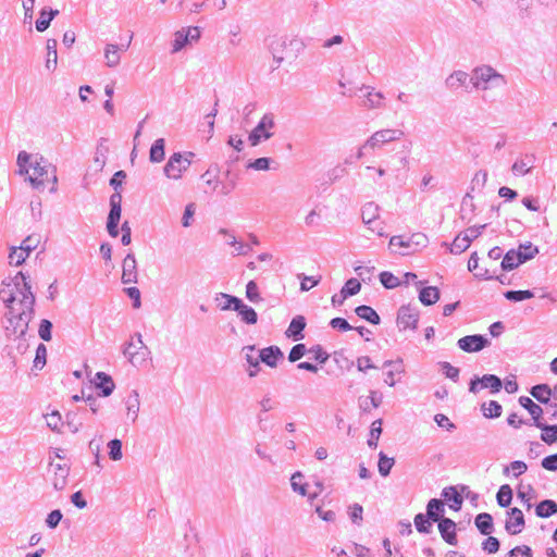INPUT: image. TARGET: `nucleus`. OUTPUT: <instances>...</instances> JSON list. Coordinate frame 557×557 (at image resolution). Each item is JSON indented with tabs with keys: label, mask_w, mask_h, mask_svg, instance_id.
Here are the masks:
<instances>
[{
	"label": "nucleus",
	"mask_w": 557,
	"mask_h": 557,
	"mask_svg": "<svg viewBox=\"0 0 557 557\" xmlns=\"http://www.w3.org/2000/svg\"><path fill=\"white\" fill-rule=\"evenodd\" d=\"M17 174L25 177L34 189L42 190L45 183L52 177L51 191L57 189L55 169L41 156L20 151L16 159Z\"/></svg>",
	"instance_id": "obj_1"
},
{
	"label": "nucleus",
	"mask_w": 557,
	"mask_h": 557,
	"mask_svg": "<svg viewBox=\"0 0 557 557\" xmlns=\"http://www.w3.org/2000/svg\"><path fill=\"white\" fill-rule=\"evenodd\" d=\"M26 292L23 296L22 308L10 307L7 313L5 332L8 336L21 337L26 334L28 324L34 317L35 296L33 292Z\"/></svg>",
	"instance_id": "obj_2"
},
{
	"label": "nucleus",
	"mask_w": 557,
	"mask_h": 557,
	"mask_svg": "<svg viewBox=\"0 0 557 557\" xmlns=\"http://www.w3.org/2000/svg\"><path fill=\"white\" fill-rule=\"evenodd\" d=\"M470 82L476 90L483 92L494 89H504L508 84L506 76L497 72L491 65L474 67Z\"/></svg>",
	"instance_id": "obj_3"
},
{
	"label": "nucleus",
	"mask_w": 557,
	"mask_h": 557,
	"mask_svg": "<svg viewBox=\"0 0 557 557\" xmlns=\"http://www.w3.org/2000/svg\"><path fill=\"white\" fill-rule=\"evenodd\" d=\"M32 292V286L27 281L23 272H18L9 282H3L0 288V298L7 305L8 308L15 307L14 304L22 308L23 296H26V292Z\"/></svg>",
	"instance_id": "obj_4"
},
{
	"label": "nucleus",
	"mask_w": 557,
	"mask_h": 557,
	"mask_svg": "<svg viewBox=\"0 0 557 557\" xmlns=\"http://www.w3.org/2000/svg\"><path fill=\"white\" fill-rule=\"evenodd\" d=\"M404 133L400 129L384 128L373 133L358 149L357 158L361 159L370 151L381 149L383 146L399 140Z\"/></svg>",
	"instance_id": "obj_5"
},
{
	"label": "nucleus",
	"mask_w": 557,
	"mask_h": 557,
	"mask_svg": "<svg viewBox=\"0 0 557 557\" xmlns=\"http://www.w3.org/2000/svg\"><path fill=\"white\" fill-rule=\"evenodd\" d=\"M123 355L135 367H140L148 360L150 350L144 344L140 333L134 334L132 339L125 344Z\"/></svg>",
	"instance_id": "obj_6"
},
{
	"label": "nucleus",
	"mask_w": 557,
	"mask_h": 557,
	"mask_svg": "<svg viewBox=\"0 0 557 557\" xmlns=\"http://www.w3.org/2000/svg\"><path fill=\"white\" fill-rule=\"evenodd\" d=\"M194 156L193 152H174L164 165V175L170 180H180L190 166Z\"/></svg>",
	"instance_id": "obj_7"
},
{
	"label": "nucleus",
	"mask_w": 557,
	"mask_h": 557,
	"mask_svg": "<svg viewBox=\"0 0 557 557\" xmlns=\"http://www.w3.org/2000/svg\"><path fill=\"white\" fill-rule=\"evenodd\" d=\"M275 115L271 112L263 114L255 128L249 133L250 146L256 147L261 141L270 139L274 135Z\"/></svg>",
	"instance_id": "obj_8"
},
{
	"label": "nucleus",
	"mask_w": 557,
	"mask_h": 557,
	"mask_svg": "<svg viewBox=\"0 0 557 557\" xmlns=\"http://www.w3.org/2000/svg\"><path fill=\"white\" fill-rule=\"evenodd\" d=\"M426 243V236L422 233H417L409 238H404L403 236H393L389 239V247L401 249L399 250V253L406 256L413 252L418 247H424Z\"/></svg>",
	"instance_id": "obj_9"
},
{
	"label": "nucleus",
	"mask_w": 557,
	"mask_h": 557,
	"mask_svg": "<svg viewBox=\"0 0 557 557\" xmlns=\"http://www.w3.org/2000/svg\"><path fill=\"white\" fill-rule=\"evenodd\" d=\"M201 32L198 26L183 27L182 29L174 33L172 41V53H177L184 48L194 42H197L200 38Z\"/></svg>",
	"instance_id": "obj_10"
},
{
	"label": "nucleus",
	"mask_w": 557,
	"mask_h": 557,
	"mask_svg": "<svg viewBox=\"0 0 557 557\" xmlns=\"http://www.w3.org/2000/svg\"><path fill=\"white\" fill-rule=\"evenodd\" d=\"M380 215V207L370 201L367 202L361 209V218L362 222L368 226V228L379 236L384 235V227L382 223L379 221Z\"/></svg>",
	"instance_id": "obj_11"
},
{
	"label": "nucleus",
	"mask_w": 557,
	"mask_h": 557,
	"mask_svg": "<svg viewBox=\"0 0 557 557\" xmlns=\"http://www.w3.org/2000/svg\"><path fill=\"white\" fill-rule=\"evenodd\" d=\"M502 386L503 383L498 376L494 374H484L482 377L474 376L470 381L469 391L476 394L481 388H488L491 393L495 394L500 391Z\"/></svg>",
	"instance_id": "obj_12"
},
{
	"label": "nucleus",
	"mask_w": 557,
	"mask_h": 557,
	"mask_svg": "<svg viewBox=\"0 0 557 557\" xmlns=\"http://www.w3.org/2000/svg\"><path fill=\"white\" fill-rule=\"evenodd\" d=\"M458 347L466 352H478L490 345V341L480 334L467 335L458 339Z\"/></svg>",
	"instance_id": "obj_13"
},
{
	"label": "nucleus",
	"mask_w": 557,
	"mask_h": 557,
	"mask_svg": "<svg viewBox=\"0 0 557 557\" xmlns=\"http://www.w3.org/2000/svg\"><path fill=\"white\" fill-rule=\"evenodd\" d=\"M418 320L419 312L416 308H412L410 306H403L398 310L397 325L400 330H414L417 327Z\"/></svg>",
	"instance_id": "obj_14"
},
{
	"label": "nucleus",
	"mask_w": 557,
	"mask_h": 557,
	"mask_svg": "<svg viewBox=\"0 0 557 557\" xmlns=\"http://www.w3.org/2000/svg\"><path fill=\"white\" fill-rule=\"evenodd\" d=\"M231 304H234V311L237 312L242 322L246 324H256L258 314L255 309L246 304L240 298H230Z\"/></svg>",
	"instance_id": "obj_15"
},
{
	"label": "nucleus",
	"mask_w": 557,
	"mask_h": 557,
	"mask_svg": "<svg viewBox=\"0 0 557 557\" xmlns=\"http://www.w3.org/2000/svg\"><path fill=\"white\" fill-rule=\"evenodd\" d=\"M127 48L128 45L107 44L103 49L104 64L111 69L116 67L121 62V52L127 50Z\"/></svg>",
	"instance_id": "obj_16"
},
{
	"label": "nucleus",
	"mask_w": 557,
	"mask_h": 557,
	"mask_svg": "<svg viewBox=\"0 0 557 557\" xmlns=\"http://www.w3.org/2000/svg\"><path fill=\"white\" fill-rule=\"evenodd\" d=\"M509 518L506 521L505 529L510 534H518L524 527V516L519 508H511L508 511Z\"/></svg>",
	"instance_id": "obj_17"
},
{
	"label": "nucleus",
	"mask_w": 557,
	"mask_h": 557,
	"mask_svg": "<svg viewBox=\"0 0 557 557\" xmlns=\"http://www.w3.org/2000/svg\"><path fill=\"white\" fill-rule=\"evenodd\" d=\"M122 282L132 284L137 282V263L133 253H127L122 265Z\"/></svg>",
	"instance_id": "obj_18"
},
{
	"label": "nucleus",
	"mask_w": 557,
	"mask_h": 557,
	"mask_svg": "<svg viewBox=\"0 0 557 557\" xmlns=\"http://www.w3.org/2000/svg\"><path fill=\"white\" fill-rule=\"evenodd\" d=\"M243 352L245 355V360L249 366L247 369L248 375L250 377L257 376L260 371V362H261V359L259 358L258 350L256 349L255 346H245L243 348Z\"/></svg>",
	"instance_id": "obj_19"
},
{
	"label": "nucleus",
	"mask_w": 557,
	"mask_h": 557,
	"mask_svg": "<svg viewBox=\"0 0 557 557\" xmlns=\"http://www.w3.org/2000/svg\"><path fill=\"white\" fill-rule=\"evenodd\" d=\"M363 91L366 98L363 104L369 109H379L384 106V95L380 91H375L373 87L363 85L360 88Z\"/></svg>",
	"instance_id": "obj_20"
},
{
	"label": "nucleus",
	"mask_w": 557,
	"mask_h": 557,
	"mask_svg": "<svg viewBox=\"0 0 557 557\" xmlns=\"http://www.w3.org/2000/svg\"><path fill=\"white\" fill-rule=\"evenodd\" d=\"M469 81H470V77L467 72L457 70V71H454L450 75H448L446 77L445 86L449 90L456 91L460 88L467 87V84Z\"/></svg>",
	"instance_id": "obj_21"
},
{
	"label": "nucleus",
	"mask_w": 557,
	"mask_h": 557,
	"mask_svg": "<svg viewBox=\"0 0 557 557\" xmlns=\"http://www.w3.org/2000/svg\"><path fill=\"white\" fill-rule=\"evenodd\" d=\"M438 530L443 540L449 545L457 543L456 539V523L449 518H442L438 521Z\"/></svg>",
	"instance_id": "obj_22"
},
{
	"label": "nucleus",
	"mask_w": 557,
	"mask_h": 557,
	"mask_svg": "<svg viewBox=\"0 0 557 557\" xmlns=\"http://www.w3.org/2000/svg\"><path fill=\"white\" fill-rule=\"evenodd\" d=\"M304 480H305L304 474L300 471H296L290 476V487H292L293 492H295L301 496H308L309 500L312 502L318 496V494L317 493L308 494V491H307L308 484Z\"/></svg>",
	"instance_id": "obj_23"
},
{
	"label": "nucleus",
	"mask_w": 557,
	"mask_h": 557,
	"mask_svg": "<svg viewBox=\"0 0 557 557\" xmlns=\"http://www.w3.org/2000/svg\"><path fill=\"white\" fill-rule=\"evenodd\" d=\"M261 362L265 363L271 368H275L280 359L283 358V352L277 346H270L258 350Z\"/></svg>",
	"instance_id": "obj_24"
},
{
	"label": "nucleus",
	"mask_w": 557,
	"mask_h": 557,
	"mask_svg": "<svg viewBox=\"0 0 557 557\" xmlns=\"http://www.w3.org/2000/svg\"><path fill=\"white\" fill-rule=\"evenodd\" d=\"M95 385L98 389L101 391V395L103 397L110 396L113 393L114 387H115L112 377L104 372L96 373Z\"/></svg>",
	"instance_id": "obj_25"
},
{
	"label": "nucleus",
	"mask_w": 557,
	"mask_h": 557,
	"mask_svg": "<svg viewBox=\"0 0 557 557\" xmlns=\"http://www.w3.org/2000/svg\"><path fill=\"white\" fill-rule=\"evenodd\" d=\"M306 327V320L302 315H296L292 319L286 335L294 341H299L304 337L302 331Z\"/></svg>",
	"instance_id": "obj_26"
},
{
	"label": "nucleus",
	"mask_w": 557,
	"mask_h": 557,
	"mask_svg": "<svg viewBox=\"0 0 557 557\" xmlns=\"http://www.w3.org/2000/svg\"><path fill=\"white\" fill-rule=\"evenodd\" d=\"M525 262V257H521V253L515 249L509 250L503 258L502 268L505 271H511L518 265Z\"/></svg>",
	"instance_id": "obj_27"
},
{
	"label": "nucleus",
	"mask_w": 557,
	"mask_h": 557,
	"mask_svg": "<svg viewBox=\"0 0 557 557\" xmlns=\"http://www.w3.org/2000/svg\"><path fill=\"white\" fill-rule=\"evenodd\" d=\"M519 404L525 408L529 413L532 416L534 420V425L536 426L539 422H542L541 416L543 413V409L535 404L530 397L528 396H521L519 398Z\"/></svg>",
	"instance_id": "obj_28"
},
{
	"label": "nucleus",
	"mask_w": 557,
	"mask_h": 557,
	"mask_svg": "<svg viewBox=\"0 0 557 557\" xmlns=\"http://www.w3.org/2000/svg\"><path fill=\"white\" fill-rule=\"evenodd\" d=\"M58 64V52H57V40L48 39L47 40V58L45 62V67L49 72H53L57 69Z\"/></svg>",
	"instance_id": "obj_29"
},
{
	"label": "nucleus",
	"mask_w": 557,
	"mask_h": 557,
	"mask_svg": "<svg viewBox=\"0 0 557 557\" xmlns=\"http://www.w3.org/2000/svg\"><path fill=\"white\" fill-rule=\"evenodd\" d=\"M126 410H127V418L131 419L132 422H135L138 418V411H139V395L136 391H133L125 401Z\"/></svg>",
	"instance_id": "obj_30"
},
{
	"label": "nucleus",
	"mask_w": 557,
	"mask_h": 557,
	"mask_svg": "<svg viewBox=\"0 0 557 557\" xmlns=\"http://www.w3.org/2000/svg\"><path fill=\"white\" fill-rule=\"evenodd\" d=\"M444 512V504L442 500L433 498L428 503L426 516L433 522L441 520L442 513Z\"/></svg>",
	"instance_id": "obj_31"
},
{
	"label": "nucleus",
	"mask_w": 557,
	"mask_h": 557,
	"mask_svg": "<svg viewBox=\"0 0 557 557\" xmlns=\"http://www.w3.org/2000/svg\"><path fill=\"white\" fill-rule=\"evenodd\" d=\"M355 312L360 319H363L374 325L379 324L381 321L380 315L376 313V311L369 306H358L355 309Z\"/></svg>",
	"instance_id": "obj_32"
},
{
	"label": "nucleus",
	"mask_w": 557,
	"mask_h": 557,
	"mask_svg": "<svg viewBox=\"0 0 557 557\" xmlns=\"http://www.w3.org/2000/svg\"><path fill=\"white\" fill-rule=\"evenodd\" d=\"M440 299V292L434 286L423 287L419 293V300L425 305L430 306L435 304Z\"/></svg>",
	"instance_id": "obj_33"
},
{
	"label": "nucleus",
	"mask_w": 557,
	"mask_h": 557,
	"mask_svg": "<svg viewBox=\"0 0 557 557\" xmlns=\"http://www.w3.org/2000/svg\"><path fill=\"white\" fill-rule=\"evenodd\" d=\"M164 147H165V141L163 138H159L157 140H154V143L152 144V146L150 148V152H149V160L152 163H159L164 160V156H165Z\"/></svg>",
	"instance_id": "obj_34"
},
{
	"label": "nucleus",
	"mask_w": 557,
	"mask_h": 557,
	"mask_svg": "<svg viewBox=\"0 0 557 557\" xmlns=\"http://www.w3.org/2000/svg\"><path fill=\"white\" fill-rule=\"evenodd\" d=\"M536 428L543 431L541 434V440L543 442L548 445L557 443V425H549L543 422H539Z\"/></svg>",
	"instance_id": "obj_35"
},
{
	"label": "nucleus",
	"mask_w": 557,
	"mask_h": 557,
	"mask_svg": "<svg viewBox=\"0 0 557 557\" xmlns=\"http://www.w3.org/2000/svg\"><path fill=\"white\" fill-rule=\"evenodd\" d=\"M475 525L479 529V531L484 534L488 535L493 531V518L490 513L483 512L476 516L475 518Z\"/></svg>",
	"instance_id": "obj_36"
},
{
	"label": "nucleus",
	"mask_w": 557,
	"mask_h": 557,
	"mask_svg": "<svg viewBox=\"0 0 557 557\" xmlns=\"http://www.w3.org/2000/svg\"><path fill=\"white\" fill-rule=\"evenodd\" d=\"M535 512L541 518H548L557 512V504L550 499L542 500L537 504Z\"/></svg>",
	"instance_id": "obj_37"
},
{
	"label": "nucleus",
	"mask_w": 557,
	"mask_h": 557,
	"mask_svg": "<svg viewBox=\"0 0 557 557\" xmlns=\"http://www.w3.org/2000/svg\"><path fill=\"white\" fill-rule=\"evenodd\" d=\"M59 14L58 10H41L39 18L36 21V29L40 33L45 32L51 21Z\"/></svg>",
	"instance_id": "obj_38"
},
{
	"label": "nucleus",
	"mask_w": 557,
	"mask_h": 557,
	"mask_svg": "<svg viewBox=\"0 0 557 557\" xmlns=\"http://www.w3.org/2000/svg\"><path fill=\"white\" fill-rule=\"evenodd\" d=\"M55 476L52 481L53 487L57 491H62L66 485V478L69 475V468L61 465H55Z\"/></svg>",
	"instance_id": "obj_39"
},
{
	"label": "nucleus",
	"mask_w": 557,
	"mask_h": 557,
	"mask_svg": "<svg viewBox=\"0 0 557 557\" xmlns=\"http://www.w3.org/2000/svg\"><path fill=\"white\" fill-rule=\"evenodd\" d=\"M45 419L47 422V426L57 433L62 432V426L64 422L62 420L61 413L58 410H53L50 413L45 414Z\"/></svg>",
	"instance_id": "obj_40"
},
{
	"label": "nucleus",
	"mask_w": 557,
	"mask_h": 557,
	"mask_svg": "<svg viewBox=\"0 0 557 557\" xmlns=\"http://www.w3.org/2000/svg\"><path fill=\"white\" fill-rule=\"evenodd\" d=\"M531 395L542 404L549 401L552 389L546 384L535 385L531 388Z\"/></svg>",
	"instance_id": "obj_41"
},
{
	"label": "nucleus",
	"mask_w": 557,
	"mask_h": 557,
	"mask_svg": "<svg viewBox=\"0 0 557 557\" xmlns=\"http://www.w3.org/2000/svg\"><path fill=\"white\" fill-rule=\"evenodd\" d=\"M442 496L451 502L450 508L458 510L461 507L462 504V497L459 495L457 490L454 486L446 487L442 492Z\"/></svg>",
	"instance_id": "obj_42"
},
{
	"label": "nucleus",
	"mask_w": 557,
	"mask_h": 557,
	"mask_svg": "<svg viewBox=\"0 0 557 557\" xmlns=\"http://www.w3.org/2000/svg\"><path fill=\"white\" fill-rule=\"evenodd\" d=\"M40 244V235L32 234L27 236L18 246L23 252L27 253V257L34 251Z\"/></svg>",
	"instance_id": "obj_43"
},
{
	"label": "nucleus",
	"mask_w": 557,
	"mask_h": 557,
	"mask_svg": "<svg viewBox=\"0 0 557 557\" xmlns=\"http://www.w3.org/2000/svg\"><path fill=\"white\" fill-rule=\"evenodd\" d=\"M497 503L500 507H508L512 499V491L508 484L502 485L496 495Z\"/></svg>",
	"instance_id": "obj_44"
},
{
	"label": "nucleus",
	"mask_w": 557,
	"mask_h": 557,
	"mask_svg": "<svg viewBox=\"0 0 557 557\" xmlns=\"http://www.w3.org/2000/svg\"><path fill=\"white\" fill-rule=\"evenodd\" d=\"M482 412L486 418H498L502 414V406L496 400H490L482 405Z\"/></svg>",
	"instance_id": "obj_45"
},
{
	"label": "nucleus",
	"mask_w": 557,
	"mask_h": 557,
	"mask_svg": "<svg viewBox=\"0 0 557 557\" xmlns=\"http://www.w3.org/2000/svg\"><path fill=\"white\" fill-rule=\"evenodd\" d=\"M414 525L418 532L428 534L432 530V523L428 516L418 513L414 517Z\"/></svg>",
	"instance_id": "obj_46"
},
{
	"label": "nucleus",
	"mask_w": 557,
	"mask_h": 557,
	"mask_svg": "<svg viewBox=\"0 0 557 557\" xmlns=\"http://www.w3.org/2000/svg\"><path fill=\"white\" fill-rule=\"evenodd\" d=\"M361 284L357 278H349L342 288V298H347L359 293Z\"/></svg>",
	"instance_id": "obj_47"
},
{
	"label": "nucleus",
	"mask_w": 557,
	"mask_h": 557,
	"mask_svg": "<svg viewBox=\"0 0 557 557\" xmlns=\"http://www.w3.org/2000/svg\"><path fill=\"white\" fill-rule=\"evenodd\" d=\"M109 457L113 461H119L123 457L122 442L117 438L111 440L108 443Z\"/></svg>",
	"instance_id": "obj_48"
},
{
	"label": "nucleus",
	"mask_w": 557,
	"mask_h": 557,
	"mask_svg": "<svg viewBox=\"0 0 557 557\" xmlns=\"http://www.w3.org/2000/svg\"><path fill=\"white\" fill-rule=\"evenodd\" d=\"M382 433V420L377 419L372 422L371 424V431H370V438L368 440V445L372 448H375L377 446L379 437Z\"/></svg>",
	"instance_id": "obj_49"
},
{
	"label": "nucleus",
	"mask_w": 557,
	"mask_h": 557,
	"mask_svg": "<svg viewBox=\"0 0 557 557\" xmlns=\"http://www.w3.org/2000/svg\"><path fill=\"white\" fill-rule=\"evenodd\" d=\"M370 404L367 401L360 405L361 409L366 412L370 411L372 408H377L382 404L383 395L377 391H371L369 395Z\"/></svg>",
	"instance_id": "obj_50"
},
{
	"label": "nucleus",
	"mask_w": 557,
	"mask_h": 557,
	"mask_svg": "<svg viewBox=\"0 0 557 557\" xmlns=\"http://www.w3.org/2000/svg\"><path fill=\"white\" fill-rule=\"evenodd\" d=\"M380 282L385 288L392 289L400 285V281L393 273L384 271L380 274Z\"/></svg>",
	"instance_id": "obj_51"
},
{
	"label": "nucleus",
	"mask_w": 557,
	"mask_h": 557,
	"mask_svg": "<svg viewBox=\"0 0 557 557\" xmlns=\"http://www.w3.org/2000/svg\"><path fill=\"white\" fill-rule=\"evenodd\" d=\"M469 239L468 237H463L462 234H459L450 246L451 253H461L469 248Z\"/></svg>",
	"instance_id": "obj_52"
},
{
	"label": "nucleus",
	"mask_w": 557,
	"mask_h": 557,
	"mask_svg": "<svg viewBox=\"0 0 557 557\" xmlns=\"http://www.w3.org/2000/svg\"><path fill=\"white\" fill-rule=\"evenodd\" d=\"M27 253L23 252L20 247H12L9 253V263L18 267L26 260Z\"/></svg>",
	"instance_id": "obj_53"
},
{
	"label": "nucleus",
	"mask_w": 557,
	"mask_h": 557,
	"mask_svg": "<svg viewBox=\"0 0 557 557\" xmlns=\"http://www.w3.org/2000/svg\"><path fill=\"white\" fill-rule=\"evenodd\" d=\"M246 297L249 301L258 304L262 300L258 285L255 281H249L246 285Z\"/></svg>",
	"instance_id": "obj_54"
},
{
	"label": "nucleus",
	"mask_w": 557,
	"mask_h": 557,
	"mask_svg": "<svg viewBox=\"0 0 557 557\" xmlns=\"http://www.w3.org/2000/svg\"><path fill=\"white\" fill-rule=\"evenodd\" d=\"M468 270L476 277H486V270L479 269V257L476 252H472L468 261Z\"/></svg>",
	"instance_id": "obj_55"
},
{
	"label": "nucleus",
	"mask_w": 557,
	"mask_h": 557,
	"mask_svg": "<svg viewBox=\"0 0 557 557\" xmlns=\"http://www.w3.org/2000/svg\"><path fill=\"white\" fill-rule=\"evenodd\" d=\"M379 456V472L382 476H387L394 466V459L386 457L383 453H380Z\"/></svg>",
	"instance_id": "obj_56"
},
{
	"label": "nucleus",
	"mask_w": 557,
	"mask_h": 557,
	"mask_svg": "<svg viewBox=\"0 0 557 557\" xmlns=\"http://www.w3.org/2000/svg\"><path fill=\"white\" fill-rule=\"evenodd\" d=\"M532 169L531 160L520 159L512 164V172L515 175H525Z\"/></svg>",
	"instance_id": "obj_57"
},
{
	"label": "nucleus",
	"mask_w": 557,
	"mask_h": 557,
	"mask_svg": "<svg viewBox=\"0 0 557 557\" xmlns=\"http://www.w3.org/2000/svg\"><path fill=\"white\" fill-rule=\"evenodd\" d=\"M534 295L531 290H508L505 293L506 299L510 301H522L532 298Z\"/></svg>",
	"instance_id": "obj_58"
},
{
	"label": "nucleus",
	"mask_w": 557,
	"mask_h": 557,
	"mask_svg": "<svg viewBox=\"0 0 557 557\" xmlns=\"http://www.w3.org/2000/svg\"><path fill=\"white\" fill-rule=\"evenodd\" d=\"M362 513H363V508L359 504H354V505L349 506V508H348L349 518H350L351 522L357 525H360L363 520Z\"/></svg>",
	"instance_id": "obj_59"
},
{
	"label": "nucleus",
	"mask_w": 557,
	"mask_h": 557,
	"mask_svg": "<svg viewBox=\"0 0 557 557\" xmlns=\"http://www.w3.org/2000/svg\"><path fill=\"white\" fill-rule=\"evenodd\" d=\"M527 469H528V466L525 465V462L516 460V461H512L508 467H506L504 469V474H507L509 471H512L513 475L516 478H518L519 475L524 473L527 471Z\"/></svg>",
	"instance_id": "obj_60"
},
{
	"label": "nucleus",
	"mask_w": 557,
	"mask_h": 557,
	"mask_svg": "<svg viewBox=\"0 0 557 557\" xmlns=\"http://www.w3.org/2000/svg\"><path fill=\"white\" fill-rule=\"evenodd\" d=\"M51 330L52 323L47 319L41 320L38 330L39 337L45 342H49L51 339Z\"/></svg>",
	"instance_id": "obj_61"
},
{
	"label": "nucleus",
	"mask_w": 557,
	"mask_h": 557,
	"mask_svg": "<svg viewBox=\"0 0 557 557\" xmlns=\"http://www.w3.org/2000/svg\"><path fill=\"white\" fill-rule=\"evenodd\" d=\"M271 159L267 157L258 158L248 163L247 168L256 171H267L270 169Z\"/></svg>",
	"instance_id": "obj_62"
},
{
	"label": "nucleus",
	"mask_w": 557,
	"mask_h": 557,
	"mask_svg": "<svg viewBox=\"0 0 557 557\" xmlns=\"http://www.w3.org/2000/svg\"><path fill=\"white\" fill-rule=\"evenodd\" d=\"M517 251L521 253V257H525L527 262L528 260L534 258V256L539 252V249L531 243H527L524 245H520Z\"/></svg>",
	"instance_id": "obj_63"
},
{
	"label": "nucleus",
	"mask_w": 557,
	"mask_h": 557,
	"mask_svg": "<svg viewBox=\"0 0 557 557\" xmlns=\"http://www.w3.org/2000/svg\"><path fill=\"white\" fill-rule=\"evenodd\" d=\"M306 352H307L306 346L304 344H297L290 349L289 355H288V360L290 362H296L299 359H301Z\"/></svg>",
	"instance_id": "obj_64"
}]
</instances>
